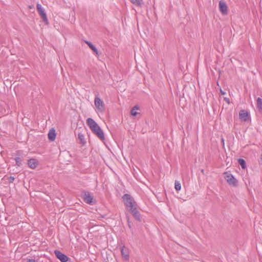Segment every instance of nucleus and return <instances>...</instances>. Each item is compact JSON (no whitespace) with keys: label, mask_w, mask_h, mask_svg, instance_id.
<instances>
[{"label":"nucleus","mask_w":262,"mask_h":262,"mask_svg":"<svg viewBox=\"0 0 262 262\" xmlns=\"http://www.w3.org/2000/svg\"><path fill=\"white\" fill-rule=\"evenodd\" d=\"M122 200L124 205L134 218L136 220L140 221V214L137 209V204L133 198L128 194H125L122 196Z\"/></svg>","instance_id":"obj_1"},{"label":"nucleus","mask_w":262,"mask_h":262,"mask_svg":"<svg viewBox=\"0 0 262 262\" xmlns=\"http://www.w3.org/2000/svg\"><path fill=\"white\" fill-rule=\"evenodd\" d=\"M94 104L97 109V111L100 113H103L105 111V104L98 95H96L94 99Z\"/></svg>","instance_id":"obj_2"},{"label":"nucleus","mask_w":262,"mask_h":262,"mask_svg":"<svg viewBox=\"0 0 262 262\" xmlns=\"http://www.w3.org/2000/svg\"><path fill=\"white\" fill-rule=\"evenodd\" d=\"M224 174V178L229 185L233 187L237 186L238 181L232 174L226 172Z\"/></svg>","instance_id":"obj_3"},{"label":"nucleus","mask_w":262,"mask_h":262,"mask_svg":"<svg viewBox=\"0 0 262 262\" xmlns=\"http://www.w3.org/2000/svg\"><path fill=\"white\" fill-rule=\"evenodd\" d=\"M36 7L37 11L39 14L40 15V17L42 18L43 21L44 22L47 23L48 21V19L46 15V13L45 11V9L39 4H38Z\"/></svg>","instance_id":"obj_4"},{"label":"nucleus","mask_w":262,"mask_h":262,"mask_svg":"<svg viewBox=\"0 0 262 262\" xmlns=\"http://www.w3.org/2000/svg\"><path fill=\"white\" fill-rule=\"evenodd\" d=\"M86 123L92 132L100 127L95 120L91 118L86 119Z\"/></svg>","instance_id":"obj_5"},{"label":"nucleus","mask_w":262,"mask_h":262,"mask_svg":"<svg viewBox=\"0 0 262 262\" xmlns=\"http://www.w3.org/2000/svg\"><path fill=\"white\" fill-rule=\"evenodd\" d=\"M86 123L92 132L100 127L95 120L91 118L86 119Z\"/></svg>","instance_id":"obj_6"},{"label":"nucleus","mask_w":262,"mask_h":262,"mask_svg":"<svg viewBox=\"0 0 262 262\" xmlns=\"http://www.w3.org/2000/svg\"><path fill=\"white\" fill-rule=\"evenodd\" d=\"M250 118V115L246 110H242L239 112V118L241 121H248Z\"/></svg>","instance_id":"obj_7"},{"label":"nucleus","mask_w":262,"mask_h":262,"mask_svg":"<svg viewBox=\"0 0 262 262\" xmlns=\"http://www.w3.org/2000/svg\"><path fill=\"white\" fill-rule=\"evenodd\" d=\"M54 253L57 258L61 262H67L68 261V257L64 254L61 253L60 251L55 250Z\"/></svg>","instance_id":"obj_8"},{"label":"nucleus","mask_w":262,"mask_h":262,"mask_svg":"<svg viewBox=\"0 0 262 262\" xmlns=\"http://www.w3.org/2000/svg\"><path fill=\"white\" fill-rule=\"evenodd\" d=\"M219 10L223 15L228 13V7L226 3L223 1L219 2Z\"/></svg>","instance_id":"obj_9"},{"label":"nucleus","mask_w":262,"mask_h":262,"mask_svg":"<svg viewBox=\"0 0 262 262\" xmlns=\"http://www.w3.org/2000/svg\"><path fill=\"white\" fill-rule=\"evenodd\" d=\"M121 252L122 256L124 258L125 260H128L129 259V252L128 249L125 246H122L121 247Z\"/></svg>","instance_id":"obj_10"},{"label":"nucleus","mask_w":262,"mask_h":262,"mask_svg":"<svg viewBox=\"0 0 262 262\" xmlns=\"http://www.w3.org/2000/svg\"><path fill=\"white\" fill-rule=\"evenodd\" d=\"M94 134H96L98 137L101 140H104V135L103 130L100 127L98 128L96 130L92 132Z\"/></svg>","instance_id":"obj_11"},{"label":"nucleus","mask_w":262,"mask_h":262,"mask_svg":"<svg viewBox=\"0 0 262 262\" xmlns=\"http://www.w3.org/2000/svg\"><path fill=\"white\" fill-rule=\"evenodd\" d=\"M28 165L30 168L35 169L38 165V162L34 159H31L28 160Z\"/></svg>","instance_id":"obj_12"},{"label":"nucleus","mask_w":262,"mask_h":262,"mask_svg":"<svg viewBox=\"0 0 262 262\" xmlns=\"http://www.w3.org/2000/svg\"><path fill=\"white\" fill-rule=\"evenodd\" d=\"M83 200L85 203L89 204H92L93 198L90 193H85L83 195Z\"/></svg>","instance_id":"obj_13"},{"label":"nucleus","mask_w":262,"mask_h":262,"mask_svg":"<svg viewBox=\"0 0 262 262\" xmlns=\"http://www.w3.org/2000/svg\"><path fill=\"white\" fill-rule=\"evenodd\" d=\"M48 136L49 140L51 141H54L56 138L55 130L54 129H50L48 133Z\"/></svg>","instance_id":"obj_14"},{"label":"nucleus","mask_w":262,"mask_h":262,"mask_svg":"<svg viewBox=\"0 0 262 262\" xmlns=\"http://www.w3.org/2000/svg\"><path fill=\"white\" fill-rule=\"evenodd\" d=\"M84 42L96 55H99L98 50L91 42L86 40Z\"/></svg>","instance_id":"obj_15"},{"label":"nucleus","mask_w":262,"mask_h":262,"mask_svg":"<svg viewBox=\"0 0 262 262\" xmlns=\"http://www.w3.org/2000/svg\"><path fill=\"white\" fill-rule=\"evenodd\" d=\"M256 105L258 110L262 112V99L260 97H258L256 99Z\"/></svg>","instance_id":"obj_16"},{"label":"nucleus","mask_w":262,"mask_h":262,"mask_svg":"<svg viewBox=\"0 0 262 262\" xmlns=\"http://www.w3.org/2000/svg\"><path fill=\"white\" fill-rule=\"evenodd\" d=\"M78 139L80 141L82 145H84L85 141L84 140V136L82 133H79L78 135Z\"/></svg>","instance_id":"obj_17"},{"label":"nucleus","mask_w":262,"mask_h":262,"mask_svg":"<svg viewBox=\"0 0 262 262\" xmlns=\"http://www.w3.org/2000/svg\"><path fill=\"white\" fill-rule=\"evenodd\" d=\"M138 109H139V107L137 105L135 106L131 110V111H130L131 115H132L133 116H136L138 114V113L137 112L136 110H137Z\"/></svg>","instance_id":"obj_18"},{"label":"nucleus","mask_w":262,"mask_h":262,"mask_svg":"<svg viewBox=\"0 0 262 262\" xmlns=\"http://www.w3.org/2000/svg\"><path fill=\"white\" fill-rule=\"evenodd\" d=\"M130 2L136 6H140L143 4V0H130Z\"/></svg>","instance_id":"obj_19"},{"label":"nucleus","mask_w":262,"mask_h":262,"mask_svg":"<svg viewBox=\"0 0 262 262\" xmlns=\"http://www.w3.org/2000/svg\"><path fill=\"white\" fill-rule=\"evenodd\" d=\"M174 184H175L174 188H175L176 190L177 191L180 190L181 189V183H180V182H179L178 181H176Z\"/></svg>","instance_id":"obj_20"},{"label":"nucleus","mask_w":262,"mask_h":262,"mask_svg":"<svg viewBox=\"0 0 262 262\" xmlns=\"http://www.w3.org/2000/svg\"><path fill=\"white\" fill-rule=\"evenodd\" d=\"M238 162L243 168H245L246 167V162L244 159H238Z\"/></svg>","instance_id":"obj_21"},{"label":"nucleus","mask_w":262,"mask_h":262,"mask_svg":"<svg viewBox=\"0 0 262 262\" xmlns=\"http://www.w3.org/2000/svg\"><path fill=\"white\" fill-rule=\"evenodd\" d=\"M15 162H16V164L17 166H20V164H21V159L19 157H16L15 159Z\"/></svg>","instance_id":"obj_22"},{"label":"nucleus","mask_w":262,"mask_h":262,"mask_svg":"<svg viewBox=\"0 0 262 262\" xmlns=\"http://www.w3.org/2000/svg\"><path fill=\"white\" fill-rule=\"evenodd\" d=\"M14 179L15 178L11 176L9 178L8 180L10 183H12Z\"/></svg>","instance_id":"obj_23"},{"label":"nucleus","mask_w":262,"mask_h":262,"mask_svg":"<svg viewBox=\"0 0 262 262\" xmlns=\"http://www.w3.org/2000/svg\"><path fill=\"white\" fill-rule=\"evenodd\" d=\"M224 100L228 103V104H229L230 103V100L228 98H227V97H225L224 98Z\"/></svg>","instance_id":"obj_24"},{"label":"nucleus","mask_w":262,"mask_h":262,"mask_svg":"<svg viewBox=\"0 0 262 262\" xmlns=\"http://www.w3.org/2000/svg\"><path fill=\"white\" fill-rule=\"evenodd\" d=\"M27 262H36L34 259H28Z\"/></svg>","instance_id":"obj_25"},{"label":"nucleus","mask_w":262,"mask_h":262,"mask_svg":"<svg viewBox=\"0 0 262 262\" xmlns=\"http://www.w3.org/2000/svg\"><path fill=\"white\" fill-rule=\"evenodd\" d=\"M220 93L223 95H224L226 94V93L225 92H224L222 89H220Z\"/></svg>","instance_id":"obj_26"},{"label":"nucleus","mask_w":262,"mask_h":262,"mask_svg":"<svg viewBox=\"0 0 262 262\" xmlns=\"http://www.w3.org/2000/svg\"><path fill=\"white\" fill-rule=\"evenodd\" d=\"M127 221H128V226H129V228H131V225L130 224V222H129L128 219L127 220Z\"/></svg>","instance_id":"obj_27"},{"label":"nucleus","mask_w":262,"mask_h":262,"mask_svg":"<svg viewBox=\"0 0 262 262\" xmlns=\"http://www.w3.org/2000/svg\"><path fill=\"white\" fill-rule=\"evenodd\" d=\"M201 171L203 173L204 172V170L202 169Z\"/></svg>","instance_id":"obj_28"}]
</instances>
